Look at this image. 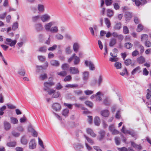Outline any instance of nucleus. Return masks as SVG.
<instances>
[{
    "label": "nucleus",
    "mask_w": 151,
    "mask_h": 151,
    "mask_svg": "<svg viewBox=\"0 0 151 151\" xmlns=\"http://www.w3.org/2000/svg\"><path fill=\"white\" fill-rule=\"evenodd\" d=\"M50 16L47 13H45L40 17V19L42 22H46L51 19Z\"/></svg>",
    "instance_id": "f257e3e1"
},
{
    "label": "nucleus",
    "mask_w": 151,
    "mask_h": 151,
    "mask_svg": "<svg viewBox=\"0 0 151 151\" xmlns=\"http://www.w3.org/2000/svg\"><path fill=\"white\" fill-rule=\"evenodd\" d=\"M85 64L87 67H88L90 70H93L95 69V66L93 63L91 61L86 60Z\"/></svg>",
    "instance_id": "f03ea898"
},
{
    "label": "nucleus",
    "mask_w": 151,
    "mask_h": 151,
    "mask_svg": "<svg viewBox=\"0 0 151 151\" xmlns=\"http://www.w3.org/2000/svg\"><path fill=\"white\" fill-rule=\"evenodd\" d=\"M17 41L16 40H12L10 38L6 39L5 43L6 44L11 47L14 46L16 44Z\"/></svg>",
    "instance_id": "7ed1b4c3"
},
{
    "label": "nucleus",
    "mask_w": 151,
    "mask_h": 151,
    "mask_svg": "<svg viewBox=\"0 0 151 151\" xmlns=\"http://www.w3.org/2000/svg\"><path fill=\"white\" fill-rule=\"evenodd\" d=\"M55 21H52L45 24L44 26L45 30L47 31H50L52 26L55 24Z\"/></svg>",
    "instance_id": "20e7f679"
},
{
    "label": "nucleus",
    "mask_w": 151,
    "mask_h": 151,
    "mask_svg": "<svg viewBox=\"0 0 151 151\" xmlns=\"http://www.w3.org/2000/svg\"><path fill=\"white\" fill-rule=\"evenodd\" d=\"M134 2H135L136 5L138 6L140 5H143L146 4L147 1L146 0H132Z\"/></svg>",
    "instance_id": "39448f33"
},
{
    "label": "nucleus",
    "mask_w": 151,
    "mask_h": 151,
    "mask_svg": "<svg viewBox=\"0 0 151 151\" xmlns=\"http://www.w3.org/2000/svg\"><path fill=\"white\" fill-rule=\"evenodd\" d=\"M52 107V109L57 111H60L61 108L60 104L58 103L53 104Z\"/></svg>",
    "instance_id": "423d86ee"
},
{
    "label": "nucleus",
    "mask_w": 151,
    "mask_h": 151,
    "mask_svg": "<svg viewBox=\"0 0 151 151\" xmlns=\"http://www.w3.org/2000/svg\"><path fill=\"white\" fill-rule=\"evenodd\" d=\"M37 9L39 13H43L45 11V6L42 4H38L37 5Z\"/></svg>",
    "instance_id": "0eeeda50"
},
{
    "label": "nucleus",
    "mask_w": 151,
    "mask_h": 151,
    "mask_svg": "<svg viewBox=\"0 0 151 151\" xmlns=\"http://www.w3.org/2000/svg\"><path fill=\"white\" fill-rule=\"evenodd\" d=\"M36 146V143L34 139H32L29 143V147L30 149L35 148Z\"/></svg>",
    "instance_id": "6e6552de"
},
{
    "label": "nucleus",
    "mask_w": 151,
    "mask_h": 151,
    "mask_svg": "<svg viewBox=\"0 0 151 151\" xmlns=\"http://www.w3.org/2000/svg\"><path fill=\"white\" fill-rule=\"evenodd\" d=\"M54 84L55 83L52 81L49 82H45L44 83V86L45 87L44 89L45 91H46L50 87L54 85Z\"/></svg>",
    "instance_id": "1a4fd4ad"
},
{
    "label": "nucleus",
    "mask_w": 151,
    "mask_h": 151,
    "mask_svg": "<svg viewBox=\"0 0 151 151\" xmlns=\"http://www.w3.org/2000/svg\"><path fill=\"white\" fill-rule=\"evenodd\" d=\"M69 70L70 73L72 74H77L79 72L78 69L75 67H70Z\"/></svg>",
    "instance_id": "9d476101"
},
{
    "label": "nucleus",
    "mask_w": 151,
    "mask_h": 151,
    "mask_svg": "<svg viewBox=\"0 0 151 151\" xmlns=\"http://www.w3.org/2000/svg\"><path fill=\"white\" fill-rule=\"evenodd\" d=\"M131 143L132 146L135 149L138 150H141L142 149V147L140 145H137L132 141H131Z\"/></svg>",
    "instance_id": "9b49d317"
},
{
    "label": "nucleus",
    "mask_w": 151,
    "mask_h": 151,
    "mask_svg": "<svg viewBox=\"0 0 151 151\" xmlns=\"http://www.w3.org/2000/svg\"><path fill=\"white\" fill-rule=\"evenodd\" d=\"M100 134V136H99L97 138V139L99 141H101L104 138L105 135V132L103 130H101L99 132Z\"/></svg>",
    "instance_id": "f8f14e48"
},
{
    "label": "nucleus",
    "mask_w": 151,
    "mask_h": 151,
    "mask_svg": "<svg viewBox=\"0 0 151 151\" xmlns=\"http://www.w3.org/2000/svg\"><path fill=\"white\" fill-rule=\"evenodd\" d=\"M86 130L87 133L89 134L92 137H95L96 136V134L91 129L88 128L86 129Z\"/></svg>",
    "instance_id": "ddd939ff"
},
{
    "label": "nucleus",
    "mask_w": 151,
    "mask_h": 151,
    "mask_svg": "<svg viewBox=\"0 0 151 151\" xmlns=\"http://www.w3.org/2000/svg\"><path fill=\"white\" fill-rule=\"evenodd\" d=\"M101 114L104 117H107L109 115V112L108 110L106 109L101 111Z\"/></svg>",
    "instance_id": "4468645a"
},
{
    "label": "nucleus",
    "mask_w": 151,
    "mask_h": 151,
    "mask_svg": "<svg viewBox=\"0 0 151 151\" xmlns=\"http://www.w3.org/2000/svg\"><path fill=\"white\" fill-rule=\"evenodd\" d=\"M121 131L124 134H128L132 136L134 135V133L132 132H131L126 130L124 126H123L122 129H121Z\"/></svg>",
    "instance_id": "2eb2a0df"
},
{
    "label": "nucleus",
    "mask_w": 151,
    "mask_h": 151,
    "mask_svg": "<svg viewBox=\"0 0 151 151\" xmlns=\"http://www.w3.org/2000/svg\"><path fill=\"white\" fill-rule=\"evenodd\" d=\"M89 72L88 71H85L83 73V79L85 81H87L89 78Z\"/></svg>",
    "instance_id": "dca6fc26"
},
{
    "label": "nucleus",
    "mask_w": 151,
    "mask_h": 151,
    "mask_svg": "<svg viewBox=\"0 0 151 151\" xmlns=\"http://www.w3.org/2000/svg\"><path fill=\"white\" fill-rule=\"evenodd\" d=\"M111 102L110 99L109 97H107L104 99L103 103L105 105L109 106L111 104Z\"/></svg>",
    "instance_id": "f3484780"
},
{
    "label": "nucleus",
    "mask_w": 151,
    "mask_h": 151,
    "mask_svg": "<svg viewBox=\"0 0 151 151\" xmlns=\"http://www.w3.org/2000/svg\"><path fill=\"white\" fill-rule=\"evenodd\" d=\"M132 17V14L129 12H126L125 13V17L127 21L130 20Z\"/></svg>",
    "instance_id": "a211bd4d"
},
{
    "label": "nucleus",
    "mask_w": 151,
    "mask_h": 151,
    "mask_svg": "<svg viewBox=\"0 0 151 151\" xmlns=\"http://www.w3.org/2000/svg\"><path fill=\"white\" fill-rule=\"evenodd\" d=\"M50 63L52 65L55 67H58L60 65L59 62L54 60H52L50 62Z\"/></svg>",
    "instance_id": "6ab92c4d"
},
{
    "label": "nucleus",
    "mask_w": 151,
    "mask_h": 151,
    "mask_svg": "<svg viewBox=\"0 0 151 151\" xmlns=\"http://www.w3.org/2000/svg\"><path fill=\"white\" fill-rule=\"evenodd\" d=\"M4 129L6 131L9 130L11 128V124L6 121H4Z\"/></svg>",
    "instance_id": "aec40b11"
},
{
    "label": "nucleus",
    "mask_w": 151,
    "mask_h": 151,
    "mask_svg": "<svg viewBox=\"0 0 151 151\" xmlns=\"http://www.w3.org/2000/svg\"><path fill=\"white\" fill-rule=\"evenodd\" d=\"M69 111L68 109H65L63 110L62 111V115L65 117H67L68 116Z\"/></svg>",
    "instance_id": "412c9836"
},
{
    "label": "nucleus",
    "mask_w": 151,
    "mask_h": 151,
    "mask_svg": "<svg viewBox=\"0 0 151 151\" xmlns=\"http://www.w3.org/2000/svg\"><path fill=\"white\" fill-rule=\"evenodd\" d=\"M80 46L79 44L77 43H74L73 45V49L75 52H77Z\"/></svg>",
    "instance_id": "4be33fe9"
},
{
    "label": "nucleus",
    "mask_w": 151,
    "mask_h": 151,
    "mask_svg": "<svg viewBox=\"0 0 151 151\" xmlns=\"http://www.w3.org/2000/svg\"><path fill=\"white\" fill-rule=\"evenodd\" d=\"M35 27L37 31H40L43 29V26L41 24L38 23L36 24L35 25Z\"/></svg>",
    "instance_id": "5701e85b"
},
{
    "label": "nucleus",
    "mask_w": 151,
    "mask_h": 151,
    "mask_svg": "<svg viewBox=\"0 0 151 151\" xmlns=\"http://www.w3.org/2000/svg\"><path fill=\"white\" fill-rule=\"evenodd\" d=\"M50 31L52 33H57L58 31V27L57 26H55L51 27Z\"/></svg>",
    "instance_id": "b1692460"
},
{
    "label": "nucleus",
    "mask_w": 151,
    "mask_h": 151,
    "mask_svg": "<svg viewBox=\"0 0 151 151\" xmlns=\"http://www.w3.org/2000/svg\"><path fill=\"white\" fill-rule=\"evenodd\" d=\"M21 142L22 144L24 145H26L28 142V140L26 139L25 136H23L21 139Z\"/></svg>",
    "instance_id": "393cba45"
},
{
    "label": "nucleus",
    "mask_w": 151,
    "mask_h": 151,
    "mask_svg": "<svg viewBox=\"0 0 151 151\" xmlns=\"http://www.w3.org/2000/svg\"><path fill=\"white\" fill-rule=\"evenodd\" d=\"M28 130L32 132L33 133V136L34 137H37V132L31 126L29 127Z\"/></svg>",
    "instance_id": "a878e982"
},
{
    "label": "nucleus",
    "mask_w": 151,
    "mask_h": 151,
    "mask_svg": "<svg viewBox=\"0 0 151 151\" xmlns=\"http://www.w3.org/2000/svg\"><path fill=\"white\" fill-rule=\"evenodd\" d=\"M137 61L139 64H141L144 63L145 62V58L141 56L137 59Z\"/></svg>",
    "instance_id": "bb28decb"
},
{
    "label": "nucleus",
    "mask_w": 151,
    "mask_h": 151,
    "mask_svg": "<svg viewBox=\"0 0 151 151\" xmlns=\"http://www.w3.org/2000/svg\"><path fill=\"white\" fill-rule=\"evenodd\" d=\"M122 27V24L121 22L116 23L114 27V29L115 30H119Z\"/></svg>",
    "instance_id": "cd10ccee"
},
{
    "label": "nucleus",
    "mask_w": 151,
    "mask_h": 151,
    "mask_svg": "<svg viewBox=\"0 0 151 151\" xmlns=\"http://www.w3.org/2000/svg\"><path fill=\"white\" fill-rule=\"evenodd\" d=\"M94 123L95 125L99 126L100 123V119L98 116H96L94 120Z\"/></svg>",
    "instance_id": "c85d7f7f"
},
{
    "label": "nucleus",
    "mask_w": 151,
    "mask_h": 151,
    "mask_svg": "<svg viewBox=\"0 0 151 151\" xmlns=\"http://www.w3.org/2000/svg\"><path fill=\"white\" fill-rule=\"evenodd\" d=\"M10 121L11 123L13 124H17L18 122L17 119L16 118L13 117H10Z\"/></svg>",
    "instance_id": "c756f323"
},
{
    "label": "nucleus",
    "mask_w": 151,
    "mask_h": 151,
    "mask_svg": "<svg viewBox=\"0 0 151 151\" xmlns=\"http://www.w3.org/2000/svg\"><path fill=\"white\" fill-rule=\"evenodd\" d=\"M74 64L75 65H77L80 62V59L79 57L76 56V55L75 56H74Z\"/></svg>",
    "instance_id": "7c9ffc66"
},
{
    "label": "nucleus",
    "mask_w": 151,
    "mask_h": 151,
    "mask_svg": "<svg viewBox=\"0 0 151 151\" xmlns=\"http://www.w3.org/2000/svg\"><path fill=\"white\" fill-rule=\"evenodd\" d=\"M116 43V40L114 38H112L109 42V45L110 47H112Z\"/></svg>",
    "instance_id": "2f4dec72"
},
{
    "label": "nucleus",
    "mask_w": 151,
    "mask_h": 151,
    "mask_svg": "<svg viewBox=\"0 0 151 151\" xmlns=\"http://www.w3.org/2000/svg\"><path fill=\"white\" fill-rule=\"evenodd\" d=\"M55 37L56 39L59 40H62L64 37L62 35L59 33L56 34L55 35Z\"/></svg>",
    "instance_id": "473e14b6"
},
{
    "label": "nucleus",
    "mask_w": 151,
    "mask_h": 151,
    "mask_svg": "<svg viewBox=\"0 0 151 151\" xmlns=\"http://www.w3.org/2000/svg\"><path fill=\"white\" fill-rule=\"evenodd\" d=\"M16 142L15 141H13L7 143L6 144L7 146L9 147H13L16 146Z\"/></svg>",
    "instance_id": "72a5a7b5"
},
{
    "label": "nucleus",
    "mask_w": 151,
    "mask_h": 151,
    "mask_svg": "<svg viewBox=\"0 0 151 151\" xmlns=\"http://www.w3.org/2000/svg\"><path fill=\"white\" fill-rule=\"evenodd\" d=\"M148 38V35L145 34H142L141 35V41L147 40Z\"/></svg>",
    "instance_id": "f704fd0d"
},
{
    "label": "nucleus",
    "mask_w": 151,
    "mask_h": 151,
    "mask_svg": "<svg viewBox=\"0 0 151 151\" xmlns=\"http://www.w3.org/2000/svg\"><path fill=\"white\" fill-rule=\"evenodd\" d=\"M69 65L67 63H64L62 65V69L65 70H67L69 68Z\"/></svg>",
    "instance_id": "c9c22d12"
},
{
    "label": "nucleus",
    "mask_w": 151,
    "mask_h": 151,
    "mask_svg": "<svg viewBox=\"0 0 151 151\" xmlns=\"http://www.w3.org/2000/svg\"><path fill=\"white\" fill-rule=\"evenodd\" d=\"M47 50V47L45 46L41 47H40L38 50V51L42 52H45Z\"/></svg>",
    "instance_id": "e433bc0d"
},
{
    "label": "nucleus",
    "mask_w": 151,
    "mask_h": 151,
    "mask_svg": "<svg viewBox=\"0 0 151 151\" xmlns=\"http://www.w3.org/2000/svg\"><path fill=\"white\" fill-rule=\"evenodd\" d=\"M57 74L60 76L62 77H64L67 75V73L66 71L64 70L61 71L60 72H58Z\"/></svg>",
    "instance_id": "4c0bfd02"
},
{
    "label": "nucleus",
    "mask_w": 151,
    "mask_h": 151,
    "mask_svg": "<svg viewBox=\"0 0 151 151\" xmlns=\"http://www.w3.org/2000/svg\"><path fill=\"white\" fill-rule=\"evenodd\" d=\"M47 78V74L45 73H43L41 74L39 77V78L41 80H44Z\"/></svg>",
    "instance_id": "58836bf2"
},
{
    "label": "nucleus",
    "mask_w": 151,
    "mask_h": 151,
    "mask_svg": "<svg viewBox=\"0 0 151 151\" xmlns=\"http://www.w3.org/2000/svg\"><path fill=\"white\" fill-rule=\"evenodd\" d=\"M140 68L139 66H138L134 69L132 71V75H134L136 73L139 72V70H140Z\"/></svg>",
    "instance_id": "ea45409f"
},
{
    "label": "nucleus",
    "mask_w": 151,
    "mask_h": 151,
    "mask_svg": "<svg viewBox=\"0 0 151 151\" xmlns=\"http://www.w3.org/2000/svg\"><path fill=\"white\" fill-rule=\"evenodd\" d=\"M78 86V85L76 84H68L65 86V87L67 88H76Z\"/></svg>",
    "instance_id": "a19ab883"
},
{
    "label": "nucleus",
    "mask_w": 151,
    "mask_h": 151,
    "mask_svg": "<svg viewBox=\"0 0 151 151\" xmlns=\"http://www.w3.org/2000/svg\"><path fill=\"white\" fill-rule=\"evenodd\" d=\"M84 136L88 143L91 145L94 144L93 141L91 138L87 137L86 135H84Z\"/></svg>",
    "instance_id": "79ce46f5"
},
{
    "label": "nucleus",
    "mask_w": 151,
    "mask_h": 151,
    "mask_svg": "<svg viewBox=\"0 0 151 151\" xmlns=\"http://www.w3.org/2000/svg\"><path fill=\"white\" fill-rule=\"evenodd\" d=\"M114 12L111 9H109L107 11V16L109 17H111L113 16Z\"/></svg>",
    "instance_id": "37998d69"
},
{
    "label": "nucleus",
    "mask_w": 151,
    "mask_h": 151,
    "mask_svg": "<svg viewBox=\"0 0 151 151\" xmlns=\"http://www.w3.org/2000/svg\"><path fill=\"white\" fill-rule=\"evenodd\" d=\"M60 95V93L59 91H55L54 92L53 94L52 97V98H57Z\"/></svg>",
    "instance_id": "c03bdc74"
},
{
    "label": "nucleus",
    "mask_w": 151,
    "mask_h": 151,
    "mask_svg": "<svg viewBox=\"0 0 151 151\" xmlns=\"http://www.w3.org/2000/svg\"><path fill=\"white\" fill-rule=\"evenodd\" d=\"M105 24L108 28L110 27L111 23L109 20L108 18H105Z\"/></svg>",
    "instance_id": "a18cd8bd"
},
{
    "label": "nucleus",
    "mask_w": 151,
    "mask_h": 151,
    "mask_svg": "<svg viewBox=\"0 0 151 151\" xmlns=\"http://www.w3.org/2000/svg\"><path fill=\"white\" fill-rule=\"evenodd\" d=\"M18 23L17 22H15L13 24L12 27V29L13 30H15L18 28Z\"/></svg>",
    "instance_id": "49530a36"
},
{
    "label": "nucleus",
    "mask_w": 151,
    "mask_h": 151,
    "mask_svg": "<svg viewBox=\"0 0 151 151\" xmlns=\"http://www.w3.org/2000/svg\"><path fill=\"white\" fill-rule=\"evenodd\" d=\"M147 95H146V98L149 99L151 96V91L149 89H147Z\"/></svg>",
    "instance_id": "de8ad7c7"
},
{
    "label": "nucleus",
    "mask_w": 151,
    "mask_h": 151,
    "mask_svg": "<svg viewBox=\"0 0 151 151\" xmlns=\"http://www.w3.org/2000/svg\"><path fill=\"white\" fill-rule=\"evenodd\" d=\"M72 78L71 76L68 75L65 76L63 81L65 82L70 81L71 80Z\"/></svg>",
    "instance_id": "09e8293b"
},
{
    "label": "nucleus",
    "mask_w": 151,
    "mask_h": 151,
    "mask_svg": "<svg viewBox=\"0 0 151 151\" xmlns=\"http://www.w3.org/2000/svg\"><path fill=\"white\" fill-rule=\"evenodd\" d=\"M38 58L40 61L42 62H43L45 61L46 59L45 57L42 55L38 56Z\"/></svg>",
    "instance_id": "8fccbe9b"
},
{
    "label": "nucleus",
    "mask_w": 151,
    "mask_h": 151,
    "mask_svg": "<svg viewBox=\"0 0 151 151\" xmlns=\"http://www.w3.org/2000/svg\"><path fill=\"white\" fill-rule=\"evenodd\" d=\"M114 66L117 69H120L121 68V64L119 62H116L114 64Z\"/></svg>",
    "instance_id": "3c124183"
},
{
    "label": "nucleus",
    "mask_w": 151,
    "mask_h": 151,
    "mask_svg": "<svg viewBox=\"0 0 151 151\" xmlns=\"http://www.w3.org/2000/svg\"><path fill=\"white\" fill-rule=\"evenodd\" d=\"M123 32L124 34H126L129 33V30L126 26H124L123 28Z\"/></svg>",
    "instance_id": "603ef678"
},
{
    "label": "nucleus",
    "mask_w": 151,
    "mask_h": 151,
    "mask_svg": "<svg viewBox=\"0 0 151 151\" xmlns=\"http://www.w3.org/2000/svg\"><path fill=\"white\" fill-rule=\"evenodd\" d=\"M125 46L127 48L130 49L132 47L133 45L130 43L128 42L125 43Z\"/></svg>",
    "instance_id": "864d4df0"
},
{
    "label": "nucleus",
    "mask_w": 151,
    "mask_h": 151,
    "mask_svg": "<svg viewBox=\"0 0 151 151\" xmlns=\"http://www.w3.org/2000/svg\"><path fill=\"white\" fill-rule=\"evenodd\" d=\"M84 93L86 95H89L93 93V91L91 90H87L84 91Z\"/></svg>",
    "instance_id": "5fc2aeb1"
},
{
    "label": "nucleus",
    "mask_w": 151,
    "mask_h": 151,
    "mask_svg": "<svg viewBox=\"0 0 151 151\" xmlns=\"http://www.w3.org/2000/svg\"><path fill=\"white\" fill-rule=\"evenodd\" d=\"M101 92L100 91H99V92H97L96 93V94L93 95H92L91 96L90 98L91 99H93L94 98H95L96 97V96L100 95H101Z\"/></svg>",
    "instance_id": "6e6d98bb"
},
{
    "label": "nucleus",
    "mask_w": 151,
    "mask_h": 151,
    "mask_svg": "<svg viewBox=\"0 0 151 151\" xmlns=\"http://www.w3.org/2000/svg\"><path fill=\"white\" fill-rule=\"evenodd\" d=\"M143 26L141 24H139L138 25L137 31L138 32H140L143 29Z\"/></svg>",
    "instance_id": "4d7b16f0"
},
{
    "label": "nucleus",
    "mask_w": 151,
    "mask_h": 151,
    "mask_svg": "<svg viewBox=\"0 0 151 151\" xmlns=\"http://www.w3.org/2000/svg\"><path fill=\"white\" fill-rule=\"evenodd\" d=\"M63 86L60 83H57L55 86V88L57 90H60L62 88Z\"/></svg>",
    "instance_id": "13d9d810"
},
{
    "label": "nucleus",
    "mask_w": 151,
    "mask_h": 151,
    "mask_svg": "<svg viewBox=\"0 0 151 151\" xmlns=\"http://www.w3.org/2000/svg\"><path fill=\"white\" fill-rule=\"evenodd\" d=\"M18 73L20 75L24 76L25 74L24 70V69H20Z\"/></svg>",
    "instance_id": "bf43d9fd"
},
{
    "label": "nucleus",
    "mask_w": 151,
    "mask_h": 151,
    "mask_svg": "<svg viewBox=\"0 0 151 151\" xmlns=\"http://www.w3.org/2000/svg\"><path fill=\"white\" fill-rule=\"evenodd\" d=\"M143 74L144 75L147 76L148 75L149 72L146 68L143 69Z\"/></svg>",
    "instance_id": "052dcab7"
},
{
    "label": "nucleus",
    "mask_w": 151,
    "mask_h": 151,
    "mask_svg": "<svg viewBox=\"0 0 151 151\" xmlns=\"http://www.w3.org/2000/svg\"><path fill=\"white\" fill-rule=\"evenodd\" d=\"M40 16L39 15H37L33 16L32 18V19L33 22H35L38 20Z\"/></svg>",
    "instance_id": "680f3d73"
},
{
    "label": "nucleus",
    "mask_w": 151,
    "mask_h": 151,
    "mask_svg": "<svg viewBox=\"0 0 151 151\" xmlns=\"http://www.w3.org/2000/svg\"><path fill=\"white\" fill-rule=\"evenodd\" d=\"M57 47V46L56 45H54L52 47H49L48 50L49 51H53L55 50Z\"/></svg>",
    "instance_id": "e2e57ef3"
},
{
    "label": "nucleus",
    "mask_w": 151,
    "mask_h": 151,
    "mask_svg": "<svg viewBox=\"0 0 151 151\" xmlns=\"http://www.w3.org/2000/svg\"><path fill=\"white\" fill-rule=\"evenodd\" d=\"M118 58L116 57H111L109 58V60L111 62H115L117 61Z\"/></svg>",
    "instance_id": "0e129e2a"
},
{
    "label": "nucleus",
    "mask_w": 151,
    "mask_h": 151,
    "mask_svg": "<svg viewBox=\"0 0 151 151\" xmlns=\"http://www.w3.org/2000/svg\"><path fill=\"white\" fill-rule=\"evenodd\" d=\"M115 141L116 144L117 145H119L120 144V140L118 137H116L115 138Z\"/></svg>",
    "instance_id": "69168bd1"
},
{
    "label": "nucleus",
    "mask_w": 151,
    "mask_h": 151,
    "mask_svg": "<svg viewBox=\"0 0 151 151\" xmlns=\"http://www.w3.org/2000/svg\"><path fill=\"white\" fill-rule=\"evenodd\" d=\"M70 47H68L65 49V52L67 54H69L71 52V50Z\"/></svg>",
    "instance_id": "338daca9"
},
{
    "label": "nucleus",
    "mask_w": 151,
    "mask_h": 151,
    "mask_svg": "<svg viewBox=\"0 0 151 151\" xmlns=\"http://www.w3.org/2000/svg\"><path fill=\"white\" fill-rule=\"evenodd\" d=\"M145 45L148 47H150L151 46V42L148 41H146L145 43Z\"/></svg>",
    "instance_id": "774afa93"
}]
</instances>
